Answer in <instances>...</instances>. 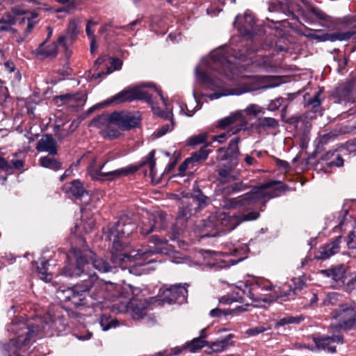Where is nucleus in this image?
Here are the masks:
<instances>
[{"label":"nucleus","mask_w":356,"mask_h":356,"mask_svg":"<svg viewBox=\"0 0 356 356\" xmlns=\"http://www.w3.org/2000/svg\"><path fill=\"white\" fill-rule=\"evenodd\" d=\"M149 95L141 90L140 87L130 88L122 90L116 94L109 100L105 102L102 105L106 106L111 103L121 104L125 102H131L136 99H147L150 101Z\"/></svg>","instance_id":"ddd939ff"},{"label":"nucleus","mask_w":356,"mask_h":356,"mask_svg":"<svg viewBox=\"0 0 356 356\" xmlns=\"http://www.w3.org/2000/svg\"><path fill=\"white\" fill-rule=\"evenodd\" d=\"M233 337L234 335L229 334L221 339H217L213 342H207V348L205 352L208 354H214L225 351L229 346L233 345V343L230 341Z\"/></svg>","instance_id":"412c9836"},{"label":"nucleus","mask_w":356,"mask_h":356,"mask_svg":"<svg viewBox=\"0 0 356 356\" xmlns=\"http://www.w3.org/2000/svg\"><path fill=\"white\" fill-rule=\"evenodd\" d=\"M274 293H275V294L273 296L270 295L268 298H264L263 300L264 302H270L274 300H277L278 298H286L284 299V300H289L291 298H293L295 294L294 290L291 289H289V290H287V291L284 292V293L278 292L276 291H275Z\"/></svg>","instance_id":"4c0bfd02"},{"label":"nucleus","mask_w":356,"mask_h":356,"mask_svg":"<svg viewBox=\"0 0 356 356\" xmlns=\"http://www.w3.org/2000/svg\"><path fill=\"white\" fill-rule=\"evenodd\" d=\"M321 91H318L315 94V95L309 99L308 100L306 99V97H305V99L307 101V105L312 106L313 108H316L320 106L321 100L320 99Z\"/></svg>","instance_id":"09e8293b"},{"label":"nucleus","mask_w":356,"mask_h":356,"mask_svg":"<svg viewBox=\"0 0 356 356\" xmlns=\"http://www.w3.org/2000/svg\"><path fill=\"white\" fill-rule=\"evenodd\" d=\"M0 20L6 24H10V26L15 24V17L10 13L5 15L1 19H0Z\"/></svg>","instance_id":"052dcab7"},{"label":"nucleus","mask_w":356,"mask_h":356,"mask_svg":"<svg viewBox=\"0 0 356 356\" xmlns=\"http://www.w3.org/2000/svg\"><path fill=\"white\" fill-rule=\"evenodd\" d=\"M88 279L83 280L82 283L76 284L72 287L65 289H58L56 292L57 298L61 301L70 302L75 307L80 305L95 306L103 302L107 298L105 291L115 289L111 296L117 299H129V289H121L112 284H106L98 280L95 273H88Z\"/></svg>","instance_id":"f03ea898"},{"label":"nucleus","mask_w":356,"mask_h":356,"mask_svg":"<svg viewBox=\"0 0 356 356\" xmlns=\"http://www.w3.org/2000/svg\"><path fill=\"white\" fill-rule=\"evenodd\" d=\"M239 138L235 137L232 138L229 143V146L227 149L220 147L218 149V154L217 156L218 160L220 161H229L232 159L237 160L240 152L238 149Z\"/></svg>","instance_id":"6ab92c4d"},{"label":"nucleus","mask_w":356,"mask_h":356,"mask_svg":"<svg viewBox=\"0 0 356 356\" xmlns=\"http://www.w3.org/2000/svg\"><path fill=\"white\" fill-rule=\"evenodd\" d=\"M211 222H215L216 229L222 232L233 230L241 223L240 218L238 216H229L227 213L218 211L213 213L209 218Z\"/></svg>","instance_id":"4468645a"},{"label":"nucleus","mask_w":356,"mask_h":356,"mask_svg":"<svg viewBox=\"0 0 356 356\" xmlns=\"http://www.w3.org/2000/svg\"><path fill=\"white\" fill-rule=\"evenodd\" d=\"M182 207L179 210V215L177 218L176 225L179 223L182 224L186 221L195 211L196 207H193L190 200H188V196L185 197V199L181 201Z\"/></svg>","instance_id":"393cba45"},{"label":"nucleus","mask_w":356,"mask_h":356,"mask_svg":"<svg viewBox=\"0 0 356 356\" xmlns=\"http://www.w3.org/2000/svg\"><path fill=\"white\" fill-rule=\"evenodd\" d=\"M230 312L228 310H223L219 308H214L210 311V316L213 318H219L222 316L229 314Z\"/></svg>","instance_id":"603ef678"},{"label":"nucleus","mask_w":356,"mask_h":356,"mask_svg":"<svg viewBox=\"0 0 356 356\" xmlns=\"http://www.w3.org/2000/svg\"><path fill=\"white\" fill-rule=\"evenodd\" d=\"M111 64V67H106V74L112 73L114 70H118L121 69L122 65V61L118 58H108V64Z\"/></svg>","instance_id":"a19ab883"},{"label":"nucleus","mask_w":356,"mask_h":356,"mask_svg":"<svg viewBox=\"0 0 356 356\" xmlns=\"http://www.w3.org/2000/svg\"><path fill=\"white\" fill-rule=\"evenodd\" d=\"M278 127V121L273 118H261L257 122V127L259 129H274Z\"/></svg>","instance_id":"c9c22d12"},{"label":"nucleus","mask_w":356,"mask_h":356,"mask_svg":"<svg viewBox=\"0 0 356 356\" xmlns=\"http://www.w3.org/2000/svg\"><path fill=\"white\" fill-rule=\"evenodd\" d=\"M154 150H152L149 153V154L147 157V161L145 163V164L148 165L149 170H150V175L152 177V178L156 175V169H155L156 162H155V160L154 159Z\"/></svg>","instance_id":"37998d69"},{"label":"nucleus","mask_w":356,"mask_h":356,"mask_svg":"<svg viewBox=\"0 0 356 356\" xmlns=\"http://www.w3.org/2000/svg\"><path fill=\"white\" fill-rule=\"evenodd\" d=\"M321 273L327 277H331L334 281H343L345 277L346 267L343 265H338L326 270H322Z\"/></svg>","instance_id":"cd10ccee"},{"label":"nucleus","mask_w":356,"mask_h":356,"mask_svg":"<svg viewBox=\"0 0 356 356\" xmlns=\"http://www.w3.org/2000/svg\"><path fill=\"white\" fill-rule=\"evenodd\" d=\"M187 296L188 291L185 285L179 284L163 289L159 297H152L151 301L181 304L185 302Z\"/></svg>","instance_id":"1a4fd4ad"},{"label":"nucleus","mask_w":356,"mask_h":356,"mask_svg":"<svg viewBox=\"0 0 356 356\" xmlns=\"http://www.w3.org/2000/svg\"><path fill=\"white\" fill-rule=\"evenodd\" d=\"M354 31H349L346 32H338L334 33H326L324 34V38H323V41L330 40L332 42L336 41V40H347L350 39L353 35Z\"/></svg>","instance_id":"2f4dec72"},{"label":"nucleus","mask_w":356,"mask_h":356,"mask_svg":"<svg viewBox=\"0 0 356 356\" xmlns=\"http://www.w3.org/2000/svg\"><path fill=\"white\" fill-rule=\"evenodd\" d=\"M332 318L337 322V327L350 330L356 328V303L348 301L339 303L331 312Z\"/></svg>","instance_id":"6e6552de"},{"label":"nucleus","mask_w":356,"mask_h":356,"mask_svg":"<svg viewBox=\"0 0 356 356\" xmlns=\"http://www.w3.org/2000/svg\"><path fill=\"white\" fill-rule=\"evenodd\" d=\"M313 341L315 343L316 348L318 349H323L329 351L330 353H334L336 351L335 346H332L333 343H343V337L341 335H336L331 337L316 338L314 337Z\"/></svg>","instance_id":"4be33fe9"},{"label":"nucleus","mask_w":356,"mask_h":356,"mask_svg":"<svg viewBox=\"0 0 356 356\" xmlns=\"http://www.w3.org/2000/svg\"><path fill=\"white\" fill-rule=\"evenodd\" d=\"M11 11L15 15H26L28 24L24 30L25 36H27L33 30V27L38 23V21L34 20L38 17V13L35 12L28 13L25 10L18 7H13Z\"/></svg>","instance_id":"a878e982"},{"label":"nucleus","mask_w":356,"mask_h":356,"mask_svg":"<svg viewBox=\"0 0 356 356\" xmlns=\"http://www.w3.org/2000/svg\"><path fill=\"white\" fill-rule=\"evenodd\" d=\"M152 109L154 111V113L156 115H157L161 118H165V119L169 118L170 120V124L163 125L161 128L158 129L157 131L155 132V136L156 137H158V138L161 137L163 135H165L166 133H168V131H171L175 126V122H174L173 118H172V112L166 113L165 111H160L158 108H156L154 106H152Z\"/></svg>","instance_id":"bb28decb"},{"label":"nucleus","mask_w":356,"mask_h":356,"mask_svg":"<svg viewBox=\"0 0 356 356\" xmlns=\"http://www.w3.org/2000/svg\"><path fill=\"white\" fill-rule=\"evenodd\" d=\"M247 188L242 182L235 183L224 187L219 190L216 196L221 195L219 199L220 206L225 209H234L238 207H243L254 203L257 201H262L265 203L273 197L280 195L283 191L284 186L281 182L270 181L264 184L259 186L254 187L250 193L238 198H229L232 194L243 191Z\"/></svg>","instance_id":"20e7f679"},{"label":"nucleus","mask_w":356,"mask_h":356,"mask_svg":"<svg viewBox=\"0 0 356 356\" xmlns=\"http://www.w3.org/2000/svg\"><path fill=\"white\" fill-rule=\"evenodd\" d=\"M119 302L120 304L119 309L121 312H125L129 314L134 319L139 320L147 314L148 308L151 307L152 304H154L155 301L131 298L129 302L120 300Z\"/></svg>","instance_id":"9d476101"},{"label":"nucleus","mask_w":356,"mask_h":356,"mask_svg":"<svg viewBox=\"0 0 356 356\" xmlns=\"http://www.w3.org/2000/svg\"><path fill=\"white\" fill-rule=\"evenodd\" d=\"M46 41L40 44L38 49H35V54L40 56L41 59H44L51 56H56L57 54V43L53 42L48 46H45Z\"/></svg>","instance_id":"c85d7f7f"},{"label":"nucleus","mask_w":356,"mask_h":356,"mask_svg":"<svg viewBox=\"0 0 356 356\" xmlns=\"http://www.w3.org/2000/svg\"><path fill=\"white\" fill-rule=\"evenodd\" d=\"M112 123L122 130H129L137 127L140 123V116L128 111L113 112L111 114Z\"/></svg>","instance_id":"2eb2a0df"},{"label":"nucleus","mask_w":356,"mask_h":356,"mask_svg":"<svg viewBox=\"0 0 356 356\" xmlns=\"http://www.w3.org/2000/svg\"><path fill=\"white\" fill-rule=\"evenodd\" d=\"M209 151L206 147L202 148L200 151L195 153L191 158L194 162H197L200 160H204L207 158Z\"/></svg>","instance_id":"a18cd8bd"},{"label":"nucleus","mask_w":356,"mask_h":356,"mask_svg":"<svg viewBox=\"0 0 356 356\" xmlns=\"http://www.w3.org/2000/svg\"><path fill=\"white\" fill-rule=\"evenodd\" d=\"M136 224L128 216H122L118 221L108 225L104 230L103 236L106 240L112 241L111 261L115 266L124 263L134 261L137 265L142 266L152 261H147L154 254H168L171 246L168 241L156 235L150 237V243L154 247L143 246L137 250H132L129 252H124L128 245L127 238L136 229Z\"/></svg>","instance_id":"f257e3e1"},{"label":"nucleus","mask_w":356,"mask_h":356,"mask_svg":"<svg viewBox=\"0 0 356 356\" xmlns=\"http://www.w3.org/2000/svg\"><path fill=\"white\" fill-rule=\"evenodd\" d=\"M39 163L41 166L53 170H58L61 168V163L49 156L41 157Z\"/></svg>","instance_id":"72a5a7b5"},{"label":"nucleus","mask_w":356,"mask_h":356,"mask_svg":"<svg viewBox=\"0 0 356 356\" xmlns=\"http://www.w3.org/2000/svg\"><path fill=\"white\" fill-rule=\"evenodd\" d=\"M244 161L249 166L255 165L257 164V161L255 159L252 153L251 154L245 155Z\"/></svg>","instance_id":"bf43d9fd"},{"label":"nucleus","mask_w":356,"mask_h":356,"mask_svg":"<svg viewBox=\"0 0 356 356\" xmlns=\"http://www.w3.org/2000/svg\"><path fill=\"white\" fill-rule=\"evenodd\" d=\"M243 113L245 112L248 115H257L262 112V108L257 104H250Z\"/></svg>","instance_id":"de8ad7c7"},{"label":"nucleus","mask_w":356,"mask_h":356,"mask_svg":"<svg viewBox=\"0 0 356 356\" xmlns=\"http://www.w3.org/2000/svg\"><path fill=\"white\" fill-rule=\"evenodd\" d=\"M266 329L262 326L255 327L247 330L246 333L250 336L257 335L266 331Z\"/></svg>","instance_id":"5fc2aeb1"},{"label":"nucleus","mask_w":356,"mask_h":356,"mask_svg":"<svg viewBox=\"0 0 356 356\" xmlns=\"http://www.w3.org/2000/svg\"><path fill=\"white\" fill-rule=\"evenodd\" d=\"M341 296L337 293H327L321 305L323 306H335L337 305H339L341 302Z\"/></svg>","instance_id":"e433bc0d"},{"label":"nucleus","mask_w":356,"mask_h":356,"mask_svg":"<svg viewBox=\"0 0 356 356\" xmlns=\"http://www.w3.org/2000/svg\"><path fill=\"white\" fill-rule=\"evenodd\" d=\"M245 123V118L243 115V111H237L219 120L218 127L220 129H225L229 126H232L230 132L236 134L242 129Z\"/></svg>","instance_id":"dca6fc26"},{"label":"nucleus","mask_w":356,"mask_h":356,"mask_svg":"<svg viewBox=\"0 0 356 356\" xmlns=\"http://www.w3.org/2000/svg\"><path fill=\"white\" fill-rule=\"evenodd\" d=\"M95 223L92 219H89L87 222H83V229L85 232H89L93 229L95 227Z\"/></svg>","instance_id":"13d9d810"},{"label":"nucleus","mask_w":356,"mask_h":356,"mask_svg":"<svg viewBox=\"0 0 356 356\" xmlns=\"http://www.w3.org/2000/svg\"><path fill=\"white\" fill-rule=\"evenodd\" d=\"M240 218L241 222L243 221L254 220L259 216V213L257 211H250L242 216H238Z\"/></svg>","instance_id":"8fccbe9b"},{"label":"nucleus","mask_w":356,"mask_h":356,"mask_svg":"<svg viewBox=\"0 0 356 356\" xmlns=\"http://www.w3.org/2000/svg\"><path fill=\"white\" fill-rule=\"evenodd\" d=\"M207 140V135L201 134L199 135L191 136L188 142L189 145H197L204 143Z\"/></svg>","instance_id":"49530a36"},{"label":"nucleus","mask_w":356,"mask_h":356,"mask_svg":"<svg viewBox=\"0 0 356 356\" xmlns=\"http://www.w3.org/2000/svg\"><path fill=\"white\" fill-rule=\"evenodd\" d=\"M166 226L165 214L156 211L143 218L140 225V232L143 235H147L152 232L164 229Z\"/></svg>","instance_id":"f8f14e48"},{"label":"nucleus","mask_w":356,"mask_h":356,"mask_svg":"<svg viewBox=\"0 0 356 356\" xmlns=\"http://www.w3.org/2000/svg\"><path fill=\"white\" fill-rule=\"evenodd\" d=\"M188 200H190L193 204L197 202L200 207H205L209 202V197L205 196L198 188L194 189L193 195L188 197Z\"/></svg>","instance_id":"473e14b6"},{"label":"nucleus","mask_w":356,"mask_h":356,"mask_svg":"<svg viewBox=\"0 0 356 356\" xmlns=\"http://www.w3.org/2000/svg\"><path fill=\"white\" fill-rule=\"evenodd\" d=\"M186 349H187L186 344H185L184 346H181V347L177 346L175 348L169 349L170 355L171 356L177 355L181 353L184 350H185Z\"/></svg>","instance_id":"e2e57ef3"},{"label":"nucleus","mask_w":356,"mask_h":356,"mask_svg":"<svg viewBox=\"0 0 356 356\" xmlns=\"http://www.w3.org/2000/svg\"><path fill=\"white\" fill-rule=\"evenodd\" d=\"M120 134H121L120 133V131L118 130H115V129H109L106 132V136L109 139L117 138L118 137H119L120 136Z\"/></svg>","instance_id":"774afa93"},{"label":"nucleus","mask_w":356,"mask_h":356,"mask_svg":"<svg viewBox=\"0 0 356 356\" xmlns=\"http://www.w3.org/2000/svg\"><path fill=\"white\" fill-rule=\"evenodd\" d=\"M72 254L76 259V266L72 269V266H66L63 270V275L65 276L79 277L88 270L90 266L102 273H106L111 270V266L107 261L102 258H97L95 254L89 250L81 251L72 248Z\"/></svg>","instance_id":"423d86ee"},{"label":"nucleus","mask_w":356,"mask_h":356,"mask_svg":"<svg viewBox=\"0 0 356 356\" xmlns=\"http://www.w3.org/2000/svg\"><path fill=\"white\" fill-rule=\"evenodd\" d=\"M95 160L88 167V172L93 179L113 181L117 178L125 176L129 173H134L137 170L136 168H122L108 172H102L105 164L99 167L95 166Z\"/></svg>","instance_id":"9b49d317"},{"label":"nucleus","mask_w":356,"mask_h":356,"mask_svg":"<svg viewBox=\"0 0 356 356\" xmlns=\"http://www.w3.org/2000/svg\"><path fill=\"white\" fill-rule=\"evenodd\" d=\"M108 56L104 55L99 56L95 62V67L97 69L99 65L106 63V65H108Z\"/></svg>","instance_id":"69168bd1"},{"label":"nucleus","mask_w":356,"mask_h":356,"mask_svg":"<svg viewBox=\"0 0 356 356\" xmlns=\"http://www.w3.org/2000/svg\"><path fill=\"white\" fill-rule=\"evenodd\" d=\"M61 101L65 102H78V105H83L86 102V96L81 93L77 94H65L58 97Z\"/></svg>","instance_id":"f704fd0d"},{"label":"nucleus","mask_w":356,"mask_h":356,"mask_svg":"<svg viewBox=\"0 0 356 356\" xmlns=\"http://www.w3.org/2000/svg\"><path fill=\"white\" fill-rule=\"evenodd\" d=\"M0 169L4 171H9L12 169L10 165L1 156H0Z\"/></svg>","instance_id":"338daca9"},{"label":"nucleus","mask_w":356,"mask_h":356,"mask_svg":"<svg viewBox=\"0 0 356 356\" xmlns=\"http://www.w3.org/2000/svg\"><path fill=\"white\" fill-rule=\"evenodd\" d=\"M305 320V316L303 315H298V316H290L286 315V316L280 318L277 322L275 324V327L278 328L280 327L285 326L287 325H298L301 323Z\"/></svg>","instance_id":"c756f323"},{"label":"nucleus","mask_w":356,"mask_h":356,"mask_svg":"<svg viewBox=\"0 0 356 356\" xmlns=\"http://www.w3.org/2000/svg\"><path fill=\"white\" fill-rule=\"evenodd\" d=\"M330 156H334V160H332L329 162H327V165L330 166L335 165L337 167H341L343 165V159L339 156L337 154H335L334 152H327L326 154V157H329Z\"/></svg>","instance_id":"c03bdc74"},{"label":"nucleus","mask_w":356,"mask_h":356,"mask_svg":"<svg viewBox=\"0 0 356 356\" xmlns=\"http://www.w3.org/2000/svg\"><path fill=\"white\" fill-rule=\"evenodd\" d=\"M243 54L225 51L224 47L218 48L211 51L209 58H203L201 63L195 67V72L197 80L211 90L222 88V82L219 79L211 78L208 74V70H213L223 73L231 79L232 75L237 74L236 61H242Z\"/></svg>","instance_id":"7ed1b4c3"},{"label":"nucleus","mask_w":356,"mask_h":356,"mask_svg":"<svg viewBox=\"0 0 356 356\" xmlns=\"http://www.w3.org/2000/svg\"><path fill=\"white\" fill-rule=\"evenodd\" d=\"M207 342L201 337H196L191 341L186 343L187 349H189L191 352H195L197 350L202 348L204 346L207 348Z\"/></svg>","instance_id":"ea45409f"},{"label":"nucleus","mask_w":356,"mask_h":356,"mask_svg":"<svg viewBox=\"0 0 356 356\" xmlns=\"http://www.w3.org/2000/svg\"><path fill=\"white\" fill-rule=\"evenodd\" d=\"M106 321V318L104 317V316H102L101 318V320H100V325L104 331H107L111 327H115L118 325V323L116 320H112L108 325H104V321Z\"/></svg>","instance_id":"864d4df0"},{"label":"nucleus","mask_w":356,"mask_h":356,"mask_svg":"<svg viewBox=\"0 0 356 356\" xmlns=\"http://www.w3.org/2000/svg\"><path fill=\"white\" fill-rule=\"evenodd\" d=\"M353 85L352 83L341 84L337 89V95L341 100L350 101L351 99Z\"/></svg>","instance_id":"7c9ffc66"},{"label":"nucleus","mask_w":356,"mask_h":356,"mask_svg":"<svg viewBox=\"0 0 356 356\" xmlns=\"http://www.w3.org/2000/svg\"><path fill=\"white\" fill-rule=\"evenodd\" d=\"M258 286L262 290L266 291H272L273 289L274 288V286L271 283L266 282V281H263V282L258 283Z\"/></svg>","instance_id":"0e129e2a"},{"label":"nucleus","mask_w":356,"mask_h":356,"mask_svg":"<svg viewBox=\"0 0 356 356\" xmlns=\"http://www.w3.org/2000/svg\"><path fill=\"white\" fill-rule=\"evenodd\" d=\"M191 162H193V161L192 160L191 158H188V159H186L179 167V174L182 176L184 175V172L185 170H186L187 168V166L188 165L191 163Z\"/></svg>","instance_id":"680f3d73"},{"label":"nucleus","mask_w":356,"mask_h":356,"mask_svg":"<svg viewBox=\"0 0 356 356\" xmlns=\"http://www.w3.org/2000/svg\"><path fill=\"white\" fill-rule=\"evenodd\" d=\"M219 168L218 174L220 181L228 182L236 179L239 173L234 170L238 164V160L232 159V161H223Z\"/></svg>","instance_id":"f3484780"},{"label":"nucleus","mask_w":356,"mask_h":356,"mask_svg":"<svg viewBox=\"0 0 356 356\" xmlns=\"http://www.w3.org/2000/svg\"><path fill=\"white\" fill-rule=\"evenodd\" d=\"M35 148L38 152H46L51 156L57 154V143L51 135L43 136L38 142Z\"/></svg>","instance_id":"5701e85b"},{"label":"nucleus","mask_w":356,"mask_h":356,"mask_svg":"<svg viewBox=\"0 0 356 356\" xmlns=\"http://www.w3.org/2000/svg\"><path fill=\"white\" fill-rule=\"evenodd\" d=\"M310 13L314 15L316 18L322 20H327V15L322 10L312 7L309 8Z\"/></svg>","instance_id":"3c124183"},{"label":"nucleus","mask_w":356,"mask_h":356,"mask_svg":"<svg viewBox=\"0 0 356 356\" xmlns=\"http://www.w3.org/2000/svg\"><path fill=\"white\" fill-rule=\"evenodd\" d=\"M341 238L342 236H337L332 242L321 247L315 257L319 260H326L337 254L340 249Z\"/></svg>","instance_id":"aec40b11"},{"label":"nucleus","mask_w":356,"mask_h":356,"mask_svg":"<svg viewBox=\"0 0 356 356\" xmlns=\"http://www.w3.org/2000/svg\"><path fill=\"white\" fill-rule=\"evenodd\" d=\"M108 123H112L111 119V114H103L99 115L97 118H94L90 123V126L95 127L97 128H102Z\"/></svg>","instance_id":"58836bf2"},{"label":"nucleus","mask_w":356,"mask_h":356,"mask_svg":"<svg viewBox=\"0 0 356 356\" xmlns=\"http://www.w3.org/2000/svg\"><path fill=\"white\" fill-rule=\"evenodd\" d=\"M281 81L277 76H255L244 83H241L238 87L224 90L222 92H216L208 95L211 100L218 99L222 96L227 95H240L245 92L254 91L257 90L268 89L275 88L280 86Z\"/></svg>","instance_id":"0eeeda50"},{"label":"nucleus","mask_w":356,"mask_h":356,"mask_svg":"<svg viewBox=\"0 0 356 356\" xmlns=\"http://www.w3.org/2000/svg\"><path fill=\"white\" fill-rule=\"evenodd\" d=\"M48 264V261H42L40 264V266H38V273L40 275V278L45 282H49L51 280V275L47 273V265Z\"/></svg>","instance_id":"79ce46f5"},{"label":"nucleus","mask_w":356,"mask_h":356,"mask_svg":"<svg viewBox=\"0 0 356 356\" xmlns=\"http://www.w3.org/2000/svg\"><path fill=\"white\" fill-rule=\"evenodd\" d=\"M283 100L284 99L282 98H277L275 100L271 101L268 105V108L271 111H274L279 108L281 106Z\"/></svg>","instance_id":"4d7b16f0"},{"label":"nucleus","mask_w":356,"mask_h":356,"mask_svg":"<svg viewBox=\"0 0 356 356\" xmlns=\"http://www.w3.org/2000/svg\"><path fill=\"white\" fill-rule=\"evenodd\" d=\"M233 134L232 132H230V131L226 132V133H224V134H222L220 135H218V136H213V140L214 141H217L219 143H223L228 137L231 136Z\"/></svg>","instance_id":"6e6d98bb"},{"label":"nucleus","mask_w":356,"mask_h":356,"mask_svg":"<svg viewBox=\"0 0 356 356\" xmlns=\"http://www.w3.org/2000/svg\"><path fill=\"white\" fill-rule=\"evenodd\" d=\"M41 321V319L37 320ZM57 322L51 318L49 321H45L42 325L38 322L35 323L31 321H26L22 318H15L6 325V330L13 336V338L5 343H0L1 353L6 356H27L22 354L23 348H26L30 343L31 339L39 332L44 330L46 326L51 327Z\"/></svg>","instance_id":"39448f33"},{"label":"nucleus","mask_w":356,"mask_h":356,"mask_svg":"<svg viewBox=\"0 0 356 356\" xmlns=\"http://www.w3.org/2000/svg\"><path fill=\"white\" fill-rule=\"evenodd\" d=\"M254 24V17L250 10H246L243 16L236 17L234 26L238 29L241 35H248L252 33Z\"/></svg>","instance_id":"a211bd4d"},{"label":"nucleus","mask_w":356,"mask_h":356,"mask_svg":"<svg viewBox=\"0 0 356 356\" xmlns=\"http://www.w3.org/2000/svg\"><path fill=\"white\" fill-rule=\"evenodd\" d=\"M65 193L70 196L82 200L88 196L87 191L83 188L82 183L79 180H74L63 187Z\"/></svg>","instance_id":"b1692460"}]
</instances>
